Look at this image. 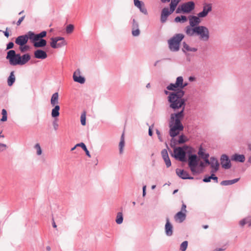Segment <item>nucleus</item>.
Returning a JSON list of instances; mask_svg holds the SVG:
<instances>
[{"mask_svg":"<svg viewBox=\"0 0 251 251\" xmlns=\"http://www.w3.org/2000/svg\"><path fill=\"white\" fill-rule=\"evenodd\" d=\"M208 157L209 155H205V156L203 157V159L206 164H210V161L208 160Z\"/></svg>","mask_w":251,"mask_h":251,"instance_id":"obj_47","label":"nucleus"},{"mask_svg":"<svg viewBox=\"0 0 251 251\" xmlns=\"http://www.w3.org/2000/svg\"><path fill=\"white\" fill-rule=\"evenodd\" d=\"M187 21V17L185 16H177L175 18V21L176 23H184Z\"/></svg>","mask_w":251,"mask_h":251,"instance_id":"obj_35","label":"nucleus"},{"mask_svg":"<svg viewBox=\"0 0 251 251\" xmlns=\"http://www.w3.org/2000/svg\"><path fill=\"white\" fill-rule=\"evenodd\" d=\"M123 221V214L122 212H119L117 214L116 222L118 224H121Z\"/></svg>","mask_w":251,"mask_h":251,"instance_id":"obj_36","label":"nucleus"},{"mask_svg":"<svg viewBox=\"0 0 251 251\" xmlns=\"http://www.w3.org/2000/svg\"><path fill=\"white\" fill-rule=\"evenodd\" d=\"M201 17L195 16H190L189 17L190 26L192 28H194L198 26V25L201 22Z\"/></svg>","mask_w":251,"mask_h":251,"instance_id":"obj_14","label":"nucleus"},{"mask_svg":"<svg viewBox=\"0 0 251 251\" xmlns=\"http://www.w3.org/2000/svg\"><path fill=\"white\" fill-rule=\"evenodd\" d=\"M30 33V31H29L25 35L18 36L15 40V43L20 46L25 45L27 43L28 39L31 40Z\"/></svg>","mask_w":251,"mask_h":251,"instance_id":"obj_9","label":"nucleus"},{"mask_svg":"<svg viewBox=\"0 0 251 251\" xmlns=\"http://www.w3.org/2000/svg\"><path fill=\"white\" fill-rule=\"evenodd\" d=\"M47 250L48 251H50V248L49 246H48V247H47Z\"/></svg>","mask_w":251,"mask_h":251,"instance_id":"obj_63","label":"nucleus"},{"mask_svg":"<svg viewBox=\"0 0 251 251\" xmlns=\"http://www.w3.org/2000/svg\"><path fill=\"white\" fill-rule=\"evenodd\" d=\"M185 141L186 140L184 139V136L183 135H181L179 136V140H178V143L179 144L183 143L185 142Z\"/></svg>","mask_w":251,"mask_h":251,"instance_id":"obj_46","label":"nucleus"},{"mask_svg":"<svg viewBox=\"0 0 251 251\" xmlns=\"http://www.w3.org/2000/svg\"><path fill=\"white\" fill-rule=\"evenodd\" d=\"M239 178H235V179H234L232 180H224L221 182V185H224V186L232 185V184L238 182L239 181Z\"/></svg>","mask_w":251,"mask_h":251,"instance_id":"obj_30","label":"nucleus"},{"mask_svg":"<svg viewBox=\"0 0 251 251\" xmlns=\"http://www.w3.org/2000/svg\"><path fill=\"white\" fill-rule=\"evenodd\" d=\"M161 155L166 163V166L169 167L171 165V162L169 157L168 152L166 149L161 151Z\"/></svg>","mask_w":251,"mask_h":251,"instance_id":"obj_20","label":"nucleus"},{"mask_svg":"<svg viewBox=\"0 0 251 251\" xmlns=\"http://www.w3.org/2000/svg\"><path fill=\"white\" fill-rule=\"evenodd\" d=\"M52 226L54 228H56L57 227L53 219H52Z\"/></svg>","mask_w":251,"mask_h":251,"instance_id":"obj_57","label":"nucleus"},{"mask_svg":"<svg viewBox=\"0 0 251 251\" xmlns=\"http://www.w3.org/2000/svg\"><path fill=\"white\" fill-rule=\"evenodd\" d=\"M59 94L57 92L54 93L51 98L50 104L54 107L51 110V116L56 118L59 116L60 106L59 103Z\"/></svg>","mask_w":251,"mask_h":251,"instance_id":"obj_5","label":"nucleus"},{"mask_svg":"<svg viewBox=\"0 0 251 251\" xmlns=\"http://www.w3.org/2000/svg\"><path fill=\"white\" fill-rule=\"evenodd\" d=\"M30 59V56L29 54H25L23 56L20 55V60H18L17 63H19L20 65H23L26 63Z\"/></svg>","mask_w":251,"mask_h":251,"instance_id":"obj_24","label":"nucleus"},{"mask_svg":"<svg viewBox=\"0 0 251 251\" xmlns=\"http://www.w3.org/2000/svg\"><path fill=\"white\" fill-rule=\"evenodd\" d=\"M13 47H14V43L13 42H9L7 45L6 49L7 50L11 49L13 48Z\"/></svg>","mask_w":251,"mask_h":251,"instance_id":"obj_49","label":"nucleus"},{"mask_svg":"<svg viewBox=\"0 0 251 251\" xmlns=\"http://www.w3.org/2000/svg\"><path fill=\"white\" fill-rule=\"evenodd\" d=\"M47 32L45 31L41 32L38 34H34L33 32L30 31V37L31 41H38L39 39L46 36Z\"/></svg>","mask_w":251,"mask_h":251,"instance_id":"obj_17","label":"nucleus"},{"mask_svg":"<svg viewBox=\"0 0 251 251\" xmlns=\"http://www.w3.org/2000/svg\"><path fill=\"white\" fill-rule=\"evenodd\" d=\"M173 226L170 223L168 218H166V223L165 226V233L168 236H171L173 234Z\"/></svg>","mask_w":251,"mask_h":251,"instance_id":"obj_19","label":"nucleus"},{"mask_svg":"<svg viewBox=\"0 0 251 251\" xmlns=\"http://www.w3.org/2000/svg\"><path fill=\"white\" fill-rule=\"evenodd\" d=\"M248 148L250 150H251V144L248 145Z\"/></svg>","mask_w":251,"mask_h":251,"instance_id":"obj_62","label":"nucleus"},{"mask_svg":"<svg viewBox=\"0 0 251 251\" xmlns=\"http://www.w3.org/2000/svg\"><path fill=\"white\" fill-rule=\"evenodd\" d=\"M232 160L240 162H244L245 160V156L243 154H235L232 156Z\"/></svg>","mask_w":251,"mask_h":251,"instance_id":"obj_28","label":"nucleus"},{"mask_svg":"<svg viewBox=\"0 0 251 251\" xmlns=\"http://www.w3.org/2000/svg\"><path fill=\"white\" fill-rule=\"evenodd\" d=\"M187 85V83L183 82L182 76L176 78L175 83H171L167 87L168 90L174 91L170 93L168 96V101L170 103L171 108L176 109L182 107L185 108V100L182 98L184 95V92L182 90Z\"/></svg>","mask_w":251,"mask_h":251,"instance_id":"obj_1","label":"nucleus"},{"mask_svg":"<svg viewBox=\"0 0 251 251\" xmlns=\"http://www.w3.org/2000/svg\"><path fill=\"white\" fill-rule=\"evenodd\" d=\"M225 249L222 248L216 249L214 251H224Z\"/></svg>","mask_w":251,"mask_h":251,"instance_id":"obj_58","label":"nucleus"},{"mask_svg":"<svg viewBox=\"0 0 251 251\" xmlns=\"http://www.w3.org/2000/svg\"><path fill=\"white\" fill-rule=\"evenodd\" d=\"M195 3L192 1H188L181 4L176 9V13H189L195 8Z\"/></svg>","mask_w":251,"mask_h":251,"instance_id":"obj_6","label":"nucleus"},{"mask_svg":"<svg viewBox=\"0 0 251 251\" xmlns=\"http://www.w3.org/2000/svg\"><path fill=\"white\" fill-rule=\"evenodd\" d=\"M239 224L241 226H243L246 224H247V219H245L240 221Z\"/></svg>","mask_w":251,"mask_h":251,"instance_id":"obj_50","label":"nucleus"},{"mask_svg":"<svg viewBox=\"0 0 251 251\" xmlns=\"http://www.w3.org/2000/svg\"><path fill=\"white\" fill-rule=\"evenodd\" d=\"M208 227V226L207 225H205V226H203V227L204 228V229H206Z\"/></svg>","mask_w":251,"mask_h":251,"instance_id":"obj_61","label":"nucleus"},{"mask_svg":"<svg viewBox=\"0 0 251 251\" xmlns=\"http://www.w3.org/2000/svg\"><path fill=\"white\" fill-rule=\"evenodd\" d=\"M7 148V146L5 144L0 143V152L4 151Z\"/></svg>","mask_w":251,"mask_h":251,"instance_id":"obj_45","label":"nucleus"},{"mask_svg":"<svg viewBox=\"0 0 251 251\" xmlns=\"http://www.w3.org/2000/svg\"><path fill=\"white\" fill-rule=\"evenodd\" d=\"M1 114L2 115V118L0 119L1 122H5L7 119V111L5 109H3L1 111Z\"/></svg>","mask_w":251,"mask_h":251,"instance_id":"obj_37","label":"nucleus"},{"mask_svg":"<svg viewBox=\"0 0 251 251\" xmlns=\"http://www.w3.org/2000/svg\"><path fill=\"white\" fill-rule=\"evenodd\" d=\"M19 49L21 52H24L28 50L29 49V47L25 45L24 46H20Z\"/></svg>","mask_w":251,"mask_h":251,"instance_id":"obj_43","label":"nucleus"},{"mask_svg":"<svg viewBox=\"0 0 251 251\" xmlns=\"http://www.w3.org/2000/svg\"><path fill=\"white\" fill-rule=\"evenodd\" d=\"M180 211H182L185 213H186L187 210H186V205L183 203L182 207H181V210Z\"/></svg>","mask_w":251,"mask_h":251,"instance_id":"obj_51","label":"nucleus"},{"mask_svg":"<svg viewBox=\"0 0 251 251\" xmlns=\"http://www.w3.org/2000/svg\"><path fill=\"white\" fill-rule=\"evenodd\" d=\"M134 3L136 7L140 9V11L142 13L144 14H146L147 13V9L145 7L143 2L140 1L139 0H134Z\"/></svg>","mask_w":251,"mask_h":251,"instance_id":"obj_23","label":"nucleus"},{"mask_svg":"<svg viewBox=\"0 0 251 251\" xmlns=\"http://www.w3.org/2000/svg\"><path fill=\"white\" fill-rule=\"evenodd\" d=\"M176 159L183 161L185 159V152L180 147L176 148L174 151V155H172Z\"/></svg>","mask_w":251,"mask_h":251,"instance_id":"obj_10","label":"nucleus"},{"mask_svg":"<svg viewBox=\"0 0 251 251\" xmlns=\"http://www.w3.org/2000/svg\"><path fill=\"white\" fill-rule=\"evenodd\" d=\"M132 34L134 36H138L140 34L138 24L134 19L133 20Z\"/></svg>","mask_w":251,"mask_h":251,"instance_id":"obj_26","label":"nucleus"},{"mask_svg":"<svg viewBox=\"0 0 251 251\" xmlns=\"http://www.w3.org/2000/svg\"><path fill=\"white\" fill-rule=\"evenodd\" d=\"M198 154L202 159H203V157L205 156V155H209L208 154L205 153L203 150L201 148L199 149Z\"/></svg>","mask_w":251,"mask_h":251,"instance_id":"obj_44","label":"nucleus"},{"mask_svg":"<svg viewBox=\"0 0 251 251\" xmlns=\"http://www.w3.org/2000/svg\"><path fill=\"white\" fill-rule=\"evenodd\" d=\"M76 146H79L82 148L83 151H85L86 155L89 157H91V155L88 151L85 145L83 143H80L76 145Z\"/></svg>","mask_w":251,"mask_h":251,"instance_id":"obj_34","label":"nucleus"},{"mask_svg":"<svg viewBox=\"0 0 251 251\" xmlns=\"http://www.w3.org/2000/svg\"><path fill=\"white\" fill-rule=\"evenodd\" d=\"M33 43V45L35 48H41L45 47L47 44V42L45 40L40 39L38 41H32Z\"/></svg>","mask_w":251,"mask_h":251,"instance_id":"obj_27","label":"nucleus"},{"mask_svg":"<svg viewBox=\"0 0 251 251\" xmlns=\"http://www.w3.org/2000/svg\"><path fill=\"white\" fill-rule=\"evenodd\" d=\"M73 79L75 81L80 84H83L85 81L84 77L80 75V71L79 69L76 70L74 72L73 74Z\"/></svg>","mask_w":251,"mask_h":251,"instance_id":"obj_15","label":"nucleus"},{"mask_svg":"<svg viewBox=\"0 0 251 251\" xmlns=\"http://www.w3.org/2000/svg\"><path fill=\"white\" fill-rule=\"evenodd\" d=\"M149 134L150 136H151L152 135V131L151 127H150L149 129Z\"/></svg>","mask_w":251,"mask_h":251,"instance_id":"obj_55","label":"nucleus"},{"mask_svg":"<svg viewBox=\"0 0 251 251\" xmlns=\"http://www.w3.org/2000/svg\"><path fill=\"white\" fill-rule=\"evenodd\" d=\"M248 161H249V162H250V163H251V157H250V158H249Z\"/></svg>","mask_w":251,"mask_h":251,"instance_id":"obj_64","label":"nucleus"},{"mask_svg":"<svg viewBox=\"0 0 251 251\" xmlns=\"http://www.w3.org/2000/svg\"><path fill=\"white\" fill-rule=\"evenodd\" d=\"M35 149L37 150V154L38 155H40L42 154V151L40 147V145L39 143L36 144L34 146Z\"/></svg>","mask_w":251,"mask_h":251,"instance_id":"obj_39","label":"nucleus"},{"mask_svg":"<svg viewBox=\"0 0 251 251\" xmlns=\"http://www.w3.org/2000/svg\"><path fill=\"white\" fill-rule=\"evenodd\" d=\"M146 186H144L143 188V196H144L146 194Z\"/></svg>","mask_w":251,"mask_h":251,"instance_id":"obj_56","label":"nucleus"},{"mask_svg":"<svg viewBox=\"0 0 251 251\" xmlns=\"http://www.w3.org/2000/svg\"><path fill=\"white\" fill-rule=\"evenodd\" d=\"M176 174L182 179H193L192 177H189L186 171L179 169L176 170Z\"/></svg>","mask_w":251,"mask_h":251,"instance_id":"obj_21","label":"nucleus"},{"mask_svg":"<svg viewBox=\"0 0 251 251\" xmlns=\"http://www.w3.org/2000/svg\"><path fill=\"white\" fill-rule=\"evenodd\" d=\"M210 164L211 167L214 169V171H211L212 173L216 172L218 170L219 164L217 159L213 157L211 158Z\"/></svg>","mask_w":251,"mask_h":251,"instance_id":"obj_25","label":"nucleus"},{"mask_svg":"<svg viewBox=\"0 0 251 251\" xmlns=\"http://www.w3.org/2000/svg\"><path fill=\"white\" fill-rule=\"evenodd\" d=\"M184 107L178 113L172 114L171 121L169 124L170 135L174 137L177 135L179 132L183 130V126L180 122V120L184 117Z\"/></svg>","mask_w":251,"mask_h":251,"instance_id":"obj_2","label":"nucleus"},{"mask_svg":"<svg viewBox=\"0 0 251 251\" xmlns=\"http://www.w3.org/2000/svg\"><path fill=\"white\" fill-rule=\"evenodd\" d=\"M74 25H69L66 27V32L67 33H71L74 30Z\"/></svg>","mask_w":251,"mask_h":251,"instance_id":"obj_42","label":"nucleus"},{"mask_svg":"<svg viewBox=\"0 0 251 251\" xmlns=\"http://www.w3.org/2000/svg\"><path fill=\"white\" fill-rule=\"evenodd\" d=\"M156 134H157V135L158 136V138L159 141L160 142H162L163 140H162V137L161 136V134H160V131L158 129H156Z\"/></svg>","mask_w":251,"mask_h":251,"instance_id":"obj_48","label":"nucleus"},{"mask_svg":"<svg viewBox=\"0 0 251 251\" xmlns=\"http://www.w3.org/2000/svg\"><path fill=\"white\" fill-rule=\"evenodd\" d=\"M188 246V242L187 241H184L182 242L180 245V250L181 251H185L187 247Z\"/></svg>","mask_w":251,"mask_h":251,"instance_id":"obj_40","label":"nucleus"},{"mask_svg":"<svg viewBox=\"0 0 251 251\" xmlns=\"http://www.w3.org/2000/svg\"><path fill=\"white\" fill-rule=\"evenodd\" d=\"M50 46L53 48H59L67 44L66 42L63 37H57L51 39Z\"/></svg>","mask_w":251,"mask_h":251,"instance_id":"obj_8","label":"nucleus"},{"mask_svg":"<svg viewBox=\"0 0 251 251\" xmlns=\"http://www.w3.org/2000/svg\"><path fill=\"white\" fill-rule=\"evenodd\" d=\"M174 11H172L171 8L169 10L167 7L164 8L161 12V21L162 23L165 22L168 16L171 15Z\"/></svg>","mask_w":251,"mask_h":251,"instance_id":"obj_16","label":"nucleus"},{"mask_svg":"<svg viewBox=\"0 0 251 251\" xmlns=\"http://www.w3.org/2000/svg\"><path fill=\"white\" fill-rule=\"evenodd\" d=\"M25 18V16H24L22 17L21 18H20L19 19V20L18 21V22L17 23V25H19L21 24V23L23 22V21L24 20Z\"/></svg>","mask_w":251,"mask_h":251,"instance_id":"obj_52","label":"nucleus"},{"mask_svg":"<svg viewBox=\"0 0 251 251\" xmlns=\"http://www.w3.org/2000/svg\"><path fill=\"white\" fill-rule=\"evenodd\" d=\"M15 81V76L14 75V73L13 71V72H11L10 75L8 78V79H7L8 85L9 86H12L13 84V83H14Z\"/></svg>","mask_w":251,"mask_h":251,"instance_id":"obj_31","label":"nucleus"},{"mask_svg":"<svg viewBox=\"0 0 251 251\" xmlns=\"http://www.w3.org/2000/svg\"><path fill=\"white\" fill-rule=\"evenodd\" d=\"M8 27H6V30L5 31H3V33L4 34V35L7 37L8 38L9 36V32L8 31Z\"/></svg>","mask_w":251,"mask_h":251,"instance_id":"obj_53","label":"nucleus"},{"mask_svg":"<svg viewBox=\"0 0 251 251\" xmlns=\"http://www.w3.org/2000/svg\"><path fill=\"white\" fill-rule=\"evenodd\" d=\"M34 56L38 59H44L47 57V54L45 51L38 50L34 52Z\"/></svg>","mask_w":251,"mask_h":251,"instance_id":"obj_22","label":"nucleus"},{"mask_svg":"<svg viewBox=\"0 0 251 251\" xmlns=\"http://www.w3.org/2000/svg\"><path fill=\"white\" fill-rule=\"evenodd\" d=\"M119 152L120 154H122L124 151V148L125 146V138L124 133H123L121 136L120 142L119 143Z\"/></svg>","mask_w":251,"mask_h":251,"instance_id":"obj_29","label":"nucleus"},{"mask_svg":"<svg viewBox=\"0 0 251 251\" xmlns=\"http://www.w3.org/2000/svg\"><path fill=\"white\" fill-rule=\"evenodd\" d=\"M247 224H249V226H251V220H248L247 219Z\"/></svg>","mask_w":251,"mask_h":251,"instance_id":"obj_59","label":"nucleus"},{"mask_svg":"<svg viewBox=\"0 0 251 251\" xmlns=\"http://www.w3.org/2000/svg\"><path fill=\"white\" fill-rule=\"evenodd\" d=\"M212 179L214 180L215 181L216 183L218 182V177L216 176L213 174H212L211 176H208V177H205L203 181L205 182H210L211 179Z\"/></svg>","mask_w":251,"mask_h":251,"instance_id":"obj_32","label":"nucleus"},{"mask_svg":"<svg viewBox=\"0 0 251 251\" xmlns=\"http://www.w3.org/2000/svg\"><path fill=\"white\" fill-rule=\"evenodd\" d=\"M188 164L191 171L196 173V167L198 165V159L196 155H190L188 158Z\"/></svg>","mask_w":251,"mask_h":251,"instance_id":"obj_11","label":"nucleus"},{"mask_svg":"<svg viewBox=\"0 0 251 251\" xmlns=\"http://www.w3.org/2000/svg\"><path fill=\"white\" fill-rule=\"evenodd\" d=\"M6 59L9 60L10 64L12 65H19V63H17V62L20 60V54H16L14 50H10L7 52Z\"/></svg>","mask_w":251,"mask_h":251,"instance_id":"obj_7","label":"nucleus"},{"mask_svg":"<svg viewBox=\"0 0 251 251\" xmlns=\"http://www.w3.org/2000/svg\"><path fill=\"white\" fill-rule=\"evenodd\" d=\"M170 0H161V1L163 3L169 2Z\"/></svg>","mask_w":251,"mask_h":251,"instance_id":"obj_60","label":"nucleus"},{"mask_svg":"<svg viewBox=\"0 0 251 251\" xmlns=\"http://www.w3.org/2000/svg\"><path fill=\"white\" fill-rule=\"evenodd\" d=\"M53 125L54 129L55 130H56L57 129V128H58V124L56 122H54L53 123Z\"/></svg>","mask_w":251,"mask_h":251,"instance_id":"obj_54","label":"nucleus"},{"mask_svg":"<svg viewBox=\"0 0 251 251\" xmlns=\"http://www.w3.org/2000/svg\"><path fill=\"white\" fill-rule=\"evenodd\" d=\"M185 32L187 35L192 36L195 34L199 36L200 40L207 41L210 37L209 29L205 26L199 25L194 28L187 26L185 28Z\"/></svg>","mask_w":251,"mask_h":251,"instance_id":"obj_3","label":"nucleus"},{"mask_svg":"<svg viewBox=\"0 0 251 251\" xmlns=\"http://www.w3.org/2000/svg\"><path fill=\"white\" fill-rule=\"evenodd\" d=\"M221 164L222 167L225 169H228L231 167L230 161L228 157L226 154H223L221 156Z\"/></svg>","mask_w":251,"mask_h":251,"instance_id":"obj_13","label":"nucleus"},{"mask_svg":"<svg viewBox=\"0 0 251 251\" xmlns=\"http://www.w3.org/2000/svg\"><path fill=\"white\" fill-rule=\"evenodd\" d=\"M186 214L182 211L177 212L174 216L175 220L176 222L181 223L186 219Z\"/></svg>","mask_w":251,"mask_h":251,"instance_id":"obj_18","label":"nucleus"},{"mask_svg":"<svg viewBox=\"0 0 251 251\" xmlns=\"http://www.w3.org/2000/svg\"><path fill=\"white\" fill-rule=\"evenodd\" d=\"M181 0H171V3L170 4V8L172 11H175L176 7Z\"/></svg>","mask_w":251,"mask_h":251,"instance_id":"obj_33","label":"nucleus"},{"mask_svg":"<svg viewBox=\"0 0 251 251\" xmlns=\"http://www.w3.org/2000/svg\"><path fill=\"white\" fill-rule=\"evenodd\" d=\"M183 49L186 50L187 51H196L197 49L195 48H190L187 44L185 43H183Z\"/></svg>","mask_w":251,"mask_h":251,"instance_id":"obj_38","label":"nucleus"},{"mask_svg":"<svg viewBox=\"0 0 251 251\" xmlns=\"http://www.w3.org/2000/svg\"><path fill=\"white\" fill-rule=\"evenodd\" d=\"M182 34H177L168 41L170 49L172 51H177L179 49L180 42L184 38Z\"/></svg>","mask_w":251,"mask_h":251,"instance_id":"obj_4","label":"nucleus"},{"mask_svg":"<svg viewBox=\"0 0 251 251\" xmlns=\"http://www.w3.org/2000/svg\"><path fill=\"white\" fill-rule=\"evenodd\" d=\"M81 124L83 126L86 125V114L85 113H83L81 114L80 117Z\"/></svg>","mask_w":251,"mask_h":251,"instance_id":"obj_41","label":"nucleus"},{"mask_svg":"<svg viewBox=\"0 0 251 251\" xmlns=\"http://www.w3.org/2000/svg\"><path fill=\"white\" fill-rule=\"evenodd\" d=\"M212 11L211 4H204L203 6V10L201 12L198 13V16L201 18H204L207 16L209 12Z\"/></svg>","mask_w":251,"mask_h":251,"instance_id":"obj_12","label":"nucleus"}]
</instances>
